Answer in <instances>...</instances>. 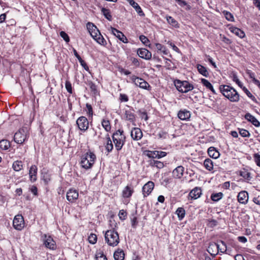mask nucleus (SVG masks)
I'll use <instances>...</instances> for the list:
<instances>
[{"mask_svg": "<svg viewBox=\"0 0 260 260\" xmlns=\"http://www.w3.org/2000/svg\"><path fill=\"white\" fill-rule=\"evenodd\" d=\"M245 118L248 121L251 122L255 126H259L260 125L259 122L250 113H247L245 115Z\"/></svg>", "mask_w": 260, "mask_h": 260, "instance_id": "23", "label": "nucleus"}, {"mask_svg": "<svg viewBox=\"0 0 260 260\" xmlns=\"http://www.w3.org/2000/svg\"><path fill=\"white\" fill-rule=\"evenodd\" d=\"M154 184L152 181L146 183L142 188V191L144 197L149 195L153 190Z\"/></svg>", "mask_w": 260, "mask_h": 260, "instance_id": "14", "label": "nucleus"}, {"mask_svg": "<svg viewBox=\"0 0 260 260\" xmlns=\"http://www.w3.org/2000/svg\"><path fill=\"white\" fill-rule=\"evenodd\" d=\"M78 196L77 190L71 189L67 193V199L69 202L73 203L78 199Z\"/></svg>", "mask_w": 260, "mask_h": 260, "instance_id": "13", "label": "nucleus"}, {"mask_svg": "<svg viewBox=\"0 0 260 260\" xmlns=\"http://www.w3.org/2000/svg\"><path fill=\"white\" fill-rule=\"evenodd\" d=\"M134 190L131 189L128 186H126L122 191V196L123 198H129Z\"/></svg>", "mask_w": 260, "mask_h": 260, "instance_id": "29", "label": "nucleus"}, {"mask_svg": "<svg viewBox=\"0 0 260 260\" xmlns=\"http://www.w3.org/2000/svg\"><path fill=\"white\" fill-rule=\"evenodd\" d=\"M102 124L106 132H109L111 129V125L109 120H103Z\"/></svg>", "mask_w": 260, "mask_h": 260, "instance_id": "39", "label": "nucleus"}, {"mask_svg": "<svg viewBox=\"0 0 260 260\" xmlns=\"http://www.w3.org/2000/svg\"><path fill=\"white\" fill-rule=\"evenodd\" d=\"M202 194V190L200 188L195 187L189 193V196L191 199H197Z\"/></svg>", "mask_w": 260, "mask_h": 260, "instance_id": "20", "label": "nucleus"}, {"mask_svg": "<svg viewBox=\"0 0 260 260\" xmlns=\"http://www.w3.org/2000/svg\"><path fill=\"white\" fill-rule=\"evenodd\" d=\"M28 136L27 128L23 127L20 128L14 135V140L17 144H23Z\"/></svg>", "mask_w": 260, "mask_h": 260, "instance_id": "6", "label": "nucleus"}, {"mask_svg": "<svg viewBox=\"0 0 260 260\" xmlns=\"http://www.w3.org/2000/svg\"><path fill=\"white\" fill-rule=\"evenodd\" d=\"M10 147V142L7 140L0 141V147L3 150H7Z\"/></svg>", "mask_w": 260, "mask_h": 260, "instance_id": "34", "label": "nucleus"}, {"mask_svg": "<svg viewBox=\"0 0 260 260\" xmlns=\"http://www.w3.org/2000/svg\"><path fill=\"white\" fill-rule=\"evenodd\" d=\"M86 108L87 109V113L89 115V116H92L93 114V111H92V108L91 105L89 104H86Z\"/></svg>", "mask_w": 260, "mask_h": 260, "instance_id": "55", "label": "nucleus"}, {"mask_svg": "<svg viewBox=\"0 0 260 260\" xmlns=\"http://www.w3.org/2000/svg\"><path fill=\"white\" fill-rule=\"evenodd\" d=\"M88 241L90 244H95L97 241L96 235L94 234H91L88 237Z\"/></svg>", "mask_w": 260, "mask_h": 260, "instance_id": "44", "label": "nucleus"}, {"mask_svg": "<svg viewBox=\"0 0 260 260\" xmlns=\"http://www.w3.org/2000/svg\"><path fill=\"white\" fill-rule=\"evenodd\" d=\"M126 215L127 213L126 211H125L124 210H121L119 211L118 216L120 219H121V220H124V219H125Z\"/></svg>", "mask_w": 260, "mask_h": 260, "instance_id": "52", "label": "nucleus"}, {"mask_svg": "<svg viewBox=\"0 0 260 260\" xmlns=\"http://www.w3.org/2000/svg\"><path fill=\"white\" fill-rule=\"evenodd\" d=\"M190 116V112L186 109L180 110L178 113V118L182 120H188Z\"/></svg>", "mask_w": 260, "mask_h": 260, "instance_id": "17", "label": "nucleus"}, {"mask_svg": "<svg viewBox=\"0 0 260 260\" xmlns=\"http://www.w3.org/2000/svg\"><path fill=\"white\" fill-rule=\"evenodd\" d=\"M253 3L259 10H260V0H253Z\"/></svg>", "mask_w": 260, "mask_h": 260, "instance_id": "64", "label": "nucleus"}, {"mask_svg": "<svg viewBox=\"0 0 260 260\" xmlns=\"http://www.w3.org/2000/svg\"><path fill=\"white\" fill-rule=\"evenodd\" d=\"M60 36L67 43L69 42L70 38L66 32L63 31H61L60 32Z\"/></svg>", "mask_w": 260, "mask_h": 260, "instance_id": "51", "label": "nucleus"}, {"mask_svg": "<svg viewBox=\"0 0 260 260\" xmlns=\"http://www.w3.org/2000/svg\"><path fill=\"white\" fill-rule=\"evenodd\" d=\"M102 14L104 15L105 17L108 20L111 21L112 20V16L110 13V11L109 9L105 8H103L101 10Z\"/></svg>", "mask_w": 260, "mask_h": 260, "instance_id": "36", "label": "nucleus"}, {"mask_svg": "<svg viewBox=\"0 0 260 260\" xmlns=\"http://www.w3.org/2000/svg\"><path fill=\"white\" fill-rule=\"evenodd\" d=\"M12 168L15 171H19L23 168L22 162L20 160L15 161L12 166Z\"/></svg>", "mask_w": 260, "mask_h": 260, "instance_id": "33", "label": "nucleus"}, {"mask_svg": "<svg viewBox=\"0 0 260 260\" xmlns=\"http://www.w3.org/2000/svg\"><path fill=\"white\" fill-rule=\"evenodd\" d=\"M106 138L107 142L105 145V148L108 152H110L113 149V145L109 134L106 135Z\"/></svg>", "mask_w": 260, "mask_h": 260, "instance_id": "27", "label": "nucleus"}, {"mask_svg": "<svg viewBox=\"0 0 260 260\" xmlns=\"http://www.w3.org/2000/svg\"><path fill=\"white\" fill-rule=\"evenodd\" d=\"M231 31L235 34L236 36H238L240 38H243L245 37L244 32L241 29L236 27H232L230 28Z\"/></svg>", "mask_w": 260, "mask_h": 260, "instance_id": "25", "label": "nucleus"}, {"mask_svg": "<svg viewBox=\"0 0 260 260\" xmlns=\"http://www.w3.org/2000/svg\"><path fill=\"white\" fill-rule=\"evenodd\" d=\"M204 166L205 168L209 171H211V170H213V161L209 158H207L204 160Z\"/></svg>", "mask_w": 260, "mask_h": 260, "instance_id": "32", "label": "nucleus"}, {"mask_svg": "<svg viewBox=\"0 0 260 260\" xmlns=\"http://www.w3.org/2000/svg\"><path fill=\"white\" fill-rule=\"evenodd\" d=\"M164 165L163 162L156 160V167L158 169H161L164 167Z\"/></svg>", "mask_w": 260, "mask_h": 260, "instance_id": "62", "label": "nucleus"}, {"mask_svg": "<svg viewBox=\"0 0 260 260\" xmlns=\"http://www.w3.org/2000/svg\"><path fill=\"white\" fill-rule=\"evenodd\" d=\"M96 260H108L103 252H98L95 254Z\"/></svg>", "mask_w": 260, "mask_h": 260, "instance_id": "42", "label": "nucleus"}, {"mask_svg": "<svg viewBox=\"0 0 260 260\" xmlns=\"http://www.w3.org/2000/svg\"><path fill=\"white\" fill-rule=\"evenodd\" d=\"M240 175L244 179H247L248 180H250L251 178L250 173L246 171H241Z\"/></svg>", "mask_w": 260, "mask_h": 260, "instance_id": "43", "label": "nucleus"}, {"mask_svg": "<svg viewBox=\"0 0 260 260\" xmlns=\"http://www.w3.org/2000/svg\"><path fill=\"white\" fill-rule=\"evenodd\" d=\"M87 28L89 32V33L91 32V31L95 30L96 32H99V29L96 27L95 25H94L91 22H88L87 24Z\"/></svg>", "mask_w": 260, "mask_h": 260, "instance_id": "41", "label": "nucleus"}, {"mask_svg": "<svg viewBox=\"0 0 260 260\" xmlns=\"http://www.w3.org/2000/svg\"><path fill=\"white\" fill-rule=\"evenodd\" d=\"M76 123L79 128L81 131H85L88 127V121L84 116H81L78 118L76 121Z\"/></svg>", "mask_w": 260, "mask_h": 260, "instance_id": "9", "label": "nucleus"}, {"mask_svg": "<svg viewBox=\"0 0 260 260\" xmlns=\"http://www.w3.org/2000/svg\"><path fill=\"white\" fill-rule=\"evenodd\" d=\"M155 47L158 51H160L161 52L162 51L163 49L166 48V47L164 45L159 43L155 44Z\"/></svg>", "mask_w": 260, "mask_h": 260, "instance_id": "60", "label": "nucleus"}, {"mask_svg": "<svg viewBox=\"0 0 260 260\" xmlns=\"http://www.w3.org/2000/svg\"><path fill=\"white\" fill-rule=\"evenodd\" d=\"M219 88L222 94L231 102L239 101L240 95L233 87L226 85H221L219 86Z\"/></svg>", "mask_w": 260, "mask_h": 260, "instance_id": "1", "label": "nucleus"}, {"mask_svg": "<svg viewBox=\"0 0 260 260\" xmlns=\"http://www.w3.org/2000/svg\"><path fill=\"white\" fill-rule=\"evenodd\" d=\"M232 78L234 82H235L239 87H240L241 88H242L243 87L242 83L240 81V80L238 78L237 75L235 73H233Z\"/></svg>", "mask_w": 260, "mask_h": 260, "instance_id": "47", "label": "nucleus"}, {"mask_svg": "<svg viewBox=\"0 0 260 260\" xmlns=\"http://www.w3.org/2000/svg\"><path fill=\"white\" fill-rule=\"evenodd\" d=\"M134 110L133 108H130L129 109L125 111V117L127 120L133 122L135 121L136 115L134 113Z\"/></svg>", "mask_w": 260, "mask_h": 260, "instance_id": "18", "label": "nucleus"}, {"mask_svg": "<svg viewBox=\"0 0 260 260\" xmlns=\"http://www.w3.org/2000/svg\"><path fill=\"white\" fill-rule=\"evenodd\" d=\"M208 153L210 157L213 158H217L219 157L220 154L219 152L213 147H210L208 150Z\"/></svg>", "mask_w": 260, "mask_h": 260, "instance_id": "24", "label": "nucleus"}, {"mask_svg": "<svg viewBox=\"0 0 260 260\" xmlns=\"http://www.w3.org/2000/svg\"><path fill=\"white\" fill-rule=\"evenodd\" d=\"M220 243L221 244L214 243V244H212V245L215 246L217 248L218 251H220L222 253H225L226 252V251H229L225 242L223 241H220ZM211 246L212 245H210V246Z\"/></svg>", "mask_w": 260, "mask_h": 260, "instance_id": "22", "label": "nucleus"}, {"mask_svg": "<svg viewBox=\"0 0 260 260\" xmlns=\"http://www.w3.org/2000/svg\"><path fill=\"white\" fill-rule=\"evenodd\" d=\"M110 29L111 30L112 33L115 37L118 38L121 41H122L124 43H128L127 39L122 32L113 27H111Z\"/></svg>", "mask_w": 260, "mask_h": 260, "instance_id": "11", "label": "nucleus"}, {"mask_svg": "<svg viewBox=\"0 0 260 260\" xmlns=\"http://www.w3.org/2000/svg\"><path fill=\"white\" fill-rule=\"evenodd\" d=\"M79 62L80 63V64L81 65V66L84 68V69L86 70V71H88L89 68H88V66L87 65L86 63L82 59H81V60H79Z\"/></svg>", "mask_w": 260, "mask_h": 260, "instance_id": "59", "label": "nucleus"}, {"mask_svg": "<svg viewBox=\"0 0 260 260\" xmlns=\"http://www.w3.org/2000/svg\"><path fill=\"white\" fill-rule=\"evenodd\" d=\"M138 55L142 58L150 60L151 58V53L145 48H140L138 49Z\"/></svg>", "mask_w": 260, "mask_h": 260, "instance_id": "12", "label": "nucleus"}, {"mask_svg": "<svg viewBox=\"0 0 260 260\" xmlns=\"http://www.w3.org/2000/svg\"><path fill=\"white\" fill-rule=\"evenodd\" d=\"M246 95L250 98L253 101H256L255 98L250 93V92L245 87L241 88Z\"/></svg>", "mask_w": 260, "mask_h": 260, "instance_id": "45", "label": "nucleus"}, {"mask_svg": "<svg viewBox=\"0 0 260 260\" xmlns=\"http://www.w3.org/2000/svg\"><path fill=\"white\" fill-rule=\"evenodd\" d=\"M44 244L45 246L50 249H54L55 248V242L50 236H44Z\"/></svg>", "mask_w": 260, "mask_h": 260, "instance_id": "10", "label": "nucleus"}, {"mask_svg": "<svg viewBox=\"0 0 260 260\" xmlns=\"http://www.w3.org/2000/svg\"><path fill=\"white\" fill-rule=\"evenodd\" d=\"M201 83L205 86L207 88L210 89L213 93H215V91L213 88L212 85L207 80L205 79H201Z\"/></svg>", "mask_w": 260, "mask_h": 260, "instance_id": "31", "label": "nucleus"}, {"mask_svg": "<svg viewBox=\"0 0 260 260\" xmlns=\"http://www.w3.org/2000/svg\"><path fill=\"white\" fill-rule=\"evenodd\" d=\"M197 68L200 74H201L204 77H207L209 76V73L206 68H205L204 66L198 64L197 65Z\"/></svg>", "mask_w": 260, "mask_h": 260, "instance_id": "28", "label": "nucleus"}, {"mask_svg": "<svg viewBox=\"0 0 260 260\" xmlns=\"http://www.w3.org/2000/svg\"><path fill=\"white\" fill-rule=\"evenodd\" d=\"M131 136L134 140H139L142 138L143 134L141 129L135 127L132 130Z\"/></svg>", "mask_w": 260, "mask_h": 260, "instance_id": "15", "label": "nucleus"}, {"mask_svg": "<svg viewBox=\"0 0 260 260\" xmlns=\"http://www.w3.org/2000/svg\"><path fill=\"white\" fill-rule=\"evenodd\" d=\"M222 197L223 193L222 192H218L212 194L211 195V198L212 201L217 202L220 199H221L222 198Z\"/></svg>", "mask_w": 260, "mask_h": 260, "instance_id": "38", "label": "nucleus"}, {"mask_svg": "<svg viewBox=\"0 0 260 260\" xmlns=\"http://www.w3.org/2000/svg\"><path fill=\"white\" fill-rule=\"evenodd\" d=\"M115 260H124V253L122 249H118L114 253Z\"/></svg>", "mask_w": 260, "mask_h": 260, "instance_id": "26", "label": "nucleus"}, {"mask_svg": "<svg viewBox=\"0 0 260 260\" xmlns=\"http://www.w3.org/2000/svg\"><path fill=\"white\" fill-rule=\"evenodd\" d=\"M184 168L179 166L175 168L173 171V176L176 178H181L183 175Z\"/></svg>", "mask_w": 260, "mask_h": 260, "instance_id": "21", "label": "nucleus"}, {"mask_svg": "<svg viewBox=\"0 0 260 260\" xmlns=\"http://www.w3.org/2000/svg\"><path fill=\"white\" fill-rule=\"evenodd\" d=\"M89 86L91 92H93L94 95H96L98 93V90L96 89V86L92 82L89 83Z\"/></svg>", "mask_w": 260, "mask_h": 260, "instance_id": "46", "label": "nucleus"}, {"mask_svg": "<svg viewBox=\"0 0 260 260\" xmlns=\"http://www.w3.org/2000/svg\"><path fill=\"white\" fill-rule=\"evenodd\" d=\"M112 139L117 151L120 150L125 141V136L122 130L118 129L113 134Z\"/></svg>", "mask_w": 260, "mask_h": 260, "instance_id": "3", "label": "nucleus"}, {"mask_svg": "<svg viewBox=\"0 0 260 260\" xmlns=\"http://www.w3.org/2000/svg\"><path fill=\"white\" fill-rule=\"evenodd\" d=\"M91 36L94 39V38H97L99 35L101 34L100 30H99V32L95 31V30L91 31V32L90 33Z\"/></svg>", "mask_w": 260, "mask_h": 260, "instance_id": "61", "label": "nucleus"}, {"mask_svg": "<svg viewBox=\"0 0 260 260\" xmlns=\"http://www.w3.org/2000/svg\"><path fill=\"white\" fill-rule=\"evenodd\" d=\"M246 74L252 79L253 82L260 88V82L255 78L254 73L252 72L250 70H247L246 71Z\"/></svg>", "mask_w": 260, "mask_h": 260, "instance_id": "30", "label": "nucleus"}, {"mask_svg": "<svg viewBox=\"0 0 260 260\" xmlns=\"http://www.w3.org/2000/svg\"><path fill=\"white\" fill-rule=\"evenodd\" d=\"M37 171L38 169L36 165H32L30 167L29 171V176L31 182H35L37 180Z\"/></svg>", "mask_w": 260, "mask_h": 260, "instance_id": "19", "label": "nucleus"}, {"mask_svg": "<svg viewBox=\"0 0 260 260\" xmlns=\"http://www.w3.org/2000/svg\"><path fill=\"white\" fill-rule=\"evenodd\" d=\"M158 136L159 138L160 139H166L167 138V136H168V134L166 132L161 131L158 133Z\"/></svg>", "mask_w": 260, "mask_h": 260, "instance_id": "57", "label": "nucleus"}, {"mask_svg": "<svg viewBox=\"0 0 260 260\" xmlns=\"http://www.w3.org/2000/svg\"><path fill=\"white\" fill-rule=\"evenodd\" d=\"M66 88L67 90L70 93H72V84L70 81H67L65 84Z\"/></svg>", "mask_w": 260, "mask_h": 260, "instance_id": "53", "label": "nucleus"}, {"mask_svg": "<svg viewBox=\"0 0 260 260\" xmlns=\"http://www.w3.org/2000/svg\"><path fill=\"white\" fill-rule=\"evenodd\" d=\"M238 202L243 204H246L248 201V194L246 191H242L238 195Z\"/></svg>", "mask_w": 260, "mask_h": 260, "instance_id": "16", "label": "nucleus"}, {"mask_svg": "<svg viewBox=\"0 0 260 260\" xmlns=\"http://www.w3.org/2000/svg\"><path fill=\"white\" fill-rule=\"evenodd\" d=\"M140 41L145 45H147V44L149 42L148 39L144 35H141L139 37Z\"/></svg>", "mask_w": 260, "mask_h": 260, "instance_id": "54", "label": "nucleus"}, {"mask_svg": "<svg viewBox=\"0 0 260 260\" xmlns=\"http://www.w3.org/2000/svg\"><path fill=\"white\" fill-rule=\"evenodd\" d=\"M96 158L95 155L92 152L86 153L85 155L81 158L80 162L82 168L85 169H88L92 166Z\"/></svg>", "mask_w": 260, "mask_h": 260, "instance_id": "4", "label": "nucleus"}, {"mask_svg": "<svg viewBox=\"0 0 260 260\" xmlns=\"http://www.w3.org/2000/svg\"><path fill=\"white\" fill-rule=\"evenodd\" d=\"M176 214H177L178 217L182 219L185 216V210L183 208H178L176 210Z\"/></svg>", "mask_w": 260, "mask_h": 260, "instance_id": "40", "label": "nucleus"}, {"mask_svg": "<svg viewBox=\"0 0 260 260\" xmlns=\"http://www.w3.org/2000/svg\"><path fill=\"white\" fill-rule=\"evenodd\" d=\"M254 158L256 165L260 167V155L256 153L254 155Z\"/></svg>", "mask_w": 260, "mask_h": 260, "instance_id": "56", "label": "nucleus"}, {"mask_svg": "<svg viewBox=\"0 0 260 260\" xmlns=\"http://www.w3.org/2000/svg\"><path fill=\"white\" fill-rule=\"evenodd\" d=\"M158 151H149L148 153L147 154V156L149 158H151L152 159H154L156 158H158Z\"/></svg>", "mask_w": 260, "mask_h": 260, "instance_id": "50", "label": "nucleus"}, {"mask_svg": "<svg viewBox=\"0 0 260 260\" xmlns=\"http://www.w3.org/2000/svg\"><path fill=\"white\" fill-rule=\"evenodd\" d=\"M98 35L99 36L97 38H94V40L96 41V42L98 43L99 44L103 46H106L107 43L103 36L101 34Z\"/></svg>", "mask_w": 260, "mask_h": 260, "instance_id": "37", "label": "nucleus"}, {"mask_svg": "<svg viewBox=\"0 0 260 260\" xmlns=\"http://www.w3.org/2000/svg\"><path fill=\"white\" fill-rule=\"evenodd\" d=\"M13 224L14 228L17 230H21L24 225V221L23 216L21 215H17L15 216Z\"/></svg>", "mask_w": 260, "mask_h": 260, "instance_id": "8", "label": "nucleus"}, {"mask_svg": "<svg viewBox=\"0 0 260 260\" xmlns=\"http://www.w3.org/2000/svg\"><path fill=\"white\" fill-rule=\"evenodd\" d=\"M174 84L176 89L182 93H186L193 89V86L187 81L176 79L174 81Z\"/></svg>", "mask_w": 260, "mask_h": 260, "instance_id": "5", "label": "nucleus"}, {"mask_svg": "<svg viewBox=\"0 0 260 260\" xmlns=\"http://www.w3.org/2000/svg\"><path fill=\"white\" fill-rule=\"evenodd\" d=\"M120 100L121 102H127L128 101V98L125 94H120Z\"/></svg>", "mask_w": 260, "mask_h": 260, "instance_id": "58", "label": "nucleus"}, {"mask_svg": "<svg viewBox=\"0 0 260 260\" xmlns=\"http://www.w3.org/2000/svg\"><path fill=\"white\" fill-rule=\"evenodd\" d=\"M224 16L225 17V18L231 21H234V18L233 15L229 12L228 11H224L223 12Z\"/></svg>", "mask_w": 260, "mask_h": 260, "instance_id": "49", "label": "nucleus"}, {"mask_svg": "<svg viewBox=\"0 0 260 260\" xmlns=\"http://www.w3.org/2000/svg\"><path fill=\"white\" fill-rule=\"evenodd\" d=\"M105 239L106 242L110 246H116L119 243V234L115 230L106 231L105 234Z\"/></svg>", "mask_w": 260, "mask_h": 260, "instance_id": "2", "label": "nucleus"}, {"mask_svg": "<svg viewBox=\"0 0 260 260\" xmlns=\"http://www.w3.org/2000/svg\"><path fill=\"white\" fill-rule=\"evenodd\" d=\"M239 134L243 137H249L250 136L249 132L245 129H239Z\"/></svg>", "mask_w": 260, "mask_h": 260, "instance_id": "48", "label": "nucleus"}, {"mask_svg": "<svg viewBox=\"0 0 260 260\" xmlns=\"http://www.w3.org/2000/svg\"><path fill=\"white\" fill-rule=\"evenodd\" d=\"M132 81L137 86L145 89H148L150 87L149 84L142 78L138 77L135 75L132 76L130 77Z\"/></svg>", "mask_w": 260, "mask_h": 260, "instance_id": "7", "label": "nucleus"}, {"mask_svg": "<svg viewBox=\"0 0 260 260\" xmlns=\"http://www.w3.org/2000/svg\"><path fill=\"white\" fill-rule=\"evenodd\" d=\"M138 223V221H137V218L136 217H134L132 219V225L133 228H136V225Z\"/></svg>", "mask_w": 260, "mask_h": 260, "instance_id": "63", "label": "nucleus"}, {"mask_svg": "<svg viewBox=\"0 0 260 260\" xmlns=\"http://www.w3.org/2000/svg\"><path fill=\"white\" fill-rule=\"evenodd\" d=\"M167 20L168 22L170 25H172L173 26H174V27H175L176 28H178L179 27V24H178V23L172 17H171V16H167Z\"/></svg>", "mask_w": 260, "mask_h": 260, "instance_id": "35", "label": "nucleus"}]
</instances>
